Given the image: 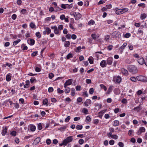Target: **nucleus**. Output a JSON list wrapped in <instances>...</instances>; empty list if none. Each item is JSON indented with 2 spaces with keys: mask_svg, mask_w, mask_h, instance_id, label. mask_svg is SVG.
<instances>
[{
  "mask_svg": "<svg viewBox=\"0 0 147 147\" xmlns=\"http://www.w3.org/2000/svg\"><path fill=\"white\" fill-rule=\"evenodd\" d=\"M129 71L133 74L137 73L138 70L136 67L134 65H129Z\"/></svg>",
  "mask_w": 147,
  "mask_h": 147,
  "instance_id": "f257e3e1",
  "label": "nucleus"
},
{
  "mask_svg": "<svg viewBox=\"0 0 147 147\" xmlns=\"http://www.w3.org/2000/svg\"><path fill=\"white\" fill-rule=\"evenodd\" d=\"M137 80L143 82H147V77L143 76H139L136 77Z\"/></svg>",
  "mask_w": 147,
  "mask_h": 147,
  "instance_id": "f03ea898",
  "label": "nucleus"
},
{
  "mask_svg": "<svg viewBox=\"0 0 147 147\" xmlns=\"http://www.w3.org/2000/svg\"><path fill=\"white\" fill-rule=\"evenodd\" d=\"M73 140V138L72 136H69L64 140L66 145H67L68 143L71 142Z\"/></svg>",
  "mask_w": 147,
  "mask_h": 147,
  "instance_id": "7ed1b4c3",
  "label": "nucleus"
},
{
  "mask_svg": "<svg viewBox=\"0 0 147 147\" xmlns=\"http://www.w3.org/2000/svg\"><path fill=\"white\" fill-rule=\"evenodd\" d=\"M121 35L120 33L118 32L115 31L113 32L112 34V37L114 38L115 37H119Z\"/></svg>",
  "mask_w": 147,
  "mask_h": 147,
  "instance_id": "20e7f679",
  "label": "nucleus"
},
{
  "mask_svg": "<svg viewBox=\"0 0 147 147\" xmlns=\"http://www.w3.org/2000/svg\"><path fill=\"white\" fill-rule=\"evenodd\" d=\"M73 15L75 18V20H76L80 19L82 17L81 15L79 13H77L76 12H75L73 13Z\"/></svg>",
  "mask_w": 147,
  "mask_h": 147,
  "instance_id": "39448f33",
  "label": "nucleus"
},
{
  "mask_svg": "<svg viewBox=\"0 0 147 147\" xmlns=\"http://www.w3.org/2000/svg\"><path fill=\"white\" fill-rule=\"evenodd\" d=\"M72 7L73 5H72V4L69 5L67 4H62L61 5V7L64 9H65L66 8L70 9L72 8Z\"/></svg>",
  "mask_w": 147,
  "mask_h": 147,
  "instance_id": "423d86ee",
  "label": "nucleus"
},
{
  "mask_svg": "<svg viewBox=\"0 0 147 147\" xmlns=\"http://www.w3.org/2000/svg\"><path fill=\"white\" fill-rule=\"evenodd\" d=\"M137 61L139 64L142 65L144 64L145 60L143 57H140L138 58Z\"/></svg>",
  "mask_w": 147,
  "mask_h": 147,
  "instance_id": "0eeeda50",
  "label": "nucleus"
},
{
  "mask_svg": "<svg viewBox=\"0 0 147 147\" xmlns=\"http://www.w3.org/2000/svg\"><path fill=\"white\" fill-rule=\"evenodd\" d=\"M73 82V80L70 79L67 80L64 84V87L66 88V86L71 85Z\"/></svg>",
  "mask_w": 147,
  "mask_h": 147,
  "instance_id": "6e6552de",
  "label": "nucleus"
},
{
  "mask_svg": "<svg viewBox=\"0 0 147 147\" xmlns=\"http://www.w3.org/2000/svg\"><path fill=\"white\" fill-rule=\"evenodd\" d=\"M121 78L119 76L115 77L113 78V81L116 83H119L121 81Z\"/></svg>",
  "mask_w": 147,
  "mask_h": 147,
  "instance_id": "1a4fd4ad",
  "label": "nucleus"
},
{
  "mask_svg": "<svg viewBox=\"0 0 147 147\" xmlns=\"http://www.w3.org/2000/svg\"><path fill=\"white\" fill-rule=\"evenodd\" d=\"M3 128L1 134L3 136H4L7 133V127L6 126L5 127H3Z\"/></svg>",
  "mask_w": 147,
  "mask_h": 147,
  "instance_id": "9d476101",
  "label": "nucleus"
},
{
  "mask_svg": "<svg viewBox=\"0 0 147 147\" xmlns=\"http://www.w3.org/2000/svg\"><path fill=\"white\" fill-rule=\"evenodd\" d=\"M51 29L54 30V32L56 34H59V30L57 28V27L56 26H54L51 27Z\"/></svg>",
  "mask_w": 147,
  "mask_h": 147,
  "instance_id": "9b49d317",
  "label": "nucleus"
},
{
  "mask_svg": "<svg viewBox=\"0 0 147 147\" xmlns=\"http://www.w3.org/2000/svg\"><path fill=\"white\" fill-rule=\"evenodd\" d=\"M113 60V58L111 57H109L107 59V64L109 65H111L112 64Z\"/></svg>",
  "mask_w": 147,
  "mask_h": 147,
  "instance_id": "f8f14e48",
  "label": "nucleus"
},
{
  "mask_svg": "<svg viewBox=\"0 0 147 147\" xmlns=\"http://www.w3.org/2000/svg\"><path fill=\"white\" fill-rule=\"evenodd\" d=\"M100 65L102 67H106L107 65L106 61L105 60L102 61L100 63Z\"/></svg>",
  "mask_w": 147,
  "mask_h": 147,
  "instance_id": "ddd939ff",
  "label": "nucleus"
},
{
  "mask_svg": "<svg viewBox=\"0 0 147 147\" xmlns=\"http://www.w3.org/2000/svg\"><path fill=\"white\" fill-rule=\"evenodd\" d=\"M121 72L124 75L127 76L128 75V71L125 69L124 68H123L121 69Z\"/></svg>",
  "mask_w": 147,
  "mask_h": 147,
  "instance_id": "4468645a",
  "label": "nucleus"
},
{
  "mask_svg": "<svg viewBox=\"0 0 147 147\" xmlns=\"http://www.w3.org/2000/svg\"><path fill=\"white\" fill-rule=\"evenodd\" d=\"M28 42L31 45H33L35 43V41L34 39H30V40H28Z\"/></svg>",
  "mask_w": 147,
  "mask_h": 147,
  "instance_id": "2eb2a0df",
  "label": "nucleus"
},
{
  "mask_svg": "<svg viewBox=\"0 0 147 147\" xmlns=\"http://www.w3.org/2000/svg\"><path fill=\"white\" fill-rule=\"evenodd\" d=\"M91 103V101L90 99H88L86 100L84 102V104L85 106H87L89 105H90Z\"/></svg>",
  "mask_w": 147,
  "mask_h": 147,
  "instance_id": "dca6fc26",
  "label": "nucleus"
},
{
  "mask_svg": "<svg viewBox=\"0 0 147 147\" xmlns=\"http://www.w3.org/2000/svg\"><path fill=\"white\" fill-rule=\"evenodd\" d=\"M11 79V75L10 74H7L6 76V80L7 82L10 81Z\"/></svg>",
  "mask_w": 147,
  "mask_h": 147,
  "instance_id": "f3484780",
  "label": "nucleus"
},
{
  "mask_svg": "<svg viewBox=\"0 0 147 147\" xmlns=\"http://www.w3.org/2000/svg\"><path fill=\"white\" fill-rule=\"evenodd\" d=\"M30 130L32 131H35L36 128L35 126L31 125L29 126Z\"/></svg>",
  "mask_w": 147,
  "mask_h": 147,
  "instance_id": "a211bd4d",
  "label": "nucleus"
},
{
  "mask_svg": "<svg viewBox=\"0 0 147 147\" xmlns=\"http://www.w3.org/2000/svg\"><path fill=\"white\" fill-rule=\"evenodd\" d=\"M141 109H142L140 107V105H139L137 107L134 108V110L136 111L139 112Z\"/></svg>",
  "mask_w": 147,
  "mask_h": 147,
  "instance_id": "6ab92c4d",
  "label": "nucleus"
},
{
  "mask_svg": "<svg viewBox=\"0 0 147 147\" xmlns=\"http://www.w3.org/2000/svg\"><path fill=\"white\" fill-rule=\"evenodd\" d=\"M21 46L23 50H27L28 49L27 47L24 44H22Z\"/></svg>",
  "mask_w": 147,
  "mask_h": 147,
  "instance_id": "aec40b11",
  "label": "nucleus"
},
{
  "mask_svg": "<svg viewBox=\"0 0 147 147\" xmlns=\"http://www.w3.org/2000/svg\"><path fill=\"white\" fill-rule=\"evenodd\" d=\"M145 128L143 127H140L139 128V131L140 133L142 132H144L145 131Z\"/></svg>",
  "mask_w": 147,
  "mask_h": 147,
  "instance_id": "412c9836",
  "label": "nucleus"
},
{
  "mask_svg": "<svg viewBox=\"0 0 147 147\" xmlns=\"http://www.w3.org/2000/svg\"><path fill=\"white\" fill-rule=\"evenodd\" d=\"M70 45V42L69 41H65L64 42V45L66 47H69Z\"/></svg>",
  "mask_w": 147,
  "mask_h": 147,
  "instance_id": "4be33fe9",
  "label": "nucleus"
},
{
  "mask_svg": "<svg viewBox=\"0 0 147 147\" xmlns=\"http://www.w3.org/2000/svg\"><path fill=\"white\" fill-rule=\"evenodd\" d=\"M116 13L117 14H120L123 13L121 9H118L116 11Z\"/></svg>",
  "mask_w": 147,
  "mask_h": 147,
  "instance_id": "5701e85b",
  "label": "nucleus"
},
{
  "mask_svg": "<svg viewBox=\"0 0 147 147\" xmlns=\"http://www.w3.org/2000/svg\"><path fill=\"white\" fill-rule=\"evenodd\" d=\"M146 17V15L145 13L141 14L140 16V18L142 20L144 19Z\"/></svg>",
  "mask_w": 147,
  "mask_h": 147,
  "instance_id": "b1692460",
  "label": "nucleus"
},
{
  "mask_svg": "<svg viewBox=\"0 0 147 147\" xmlns=\"http://www.w3.org/2000/svg\"><path fill=\"white\" fill-rule=\"evenodd\" d=\"M45 30L47 32V34L48 35L51 32V30L48 27H47L46 28Z\"/></svg>",
  "mask_w": 147,
  "mask_h": 147,
  "instance_id": "393cba45",
  "label": "nucleus"
},
{
  "mask_svg": "<svg viewBox=\"0 0 147 147\" xmlns=\"http://www.w3.org/2000/svg\"><path fill=\"white\" fill-rule=\"evenodd\" d=\"M88 60L90 64H92L93 63V58L92 57H89Z\"/></svg>",
  "mask_w": 147,
  "mask_h": 147,
  "instance_id": "a878e982",
  "label": "nucleus"
},
{
  "mask_svg": "<svg viewBox=\"0 0 147 147\" xmlns=\"http://www.w3.org/2000/svg\"><path fill=\"white\" fill-rule=\"evenodd\" d=\"M75 94V90L74 88H72L71 89V94L72 96H74Z\"/></svg>",
  "mask_w": 147,
  "mask_h": 147,
  "instance_id": "bb28decb",
  "label": "nucleus"
},
{
  "mask_svg": "<svg viewBox=\"0 0 147 147\" xmlns=\"http://www.w3.org/2000/svg\"><path fill=\"white\" fill-rule=\"evenodd\" d=\"M30 27L31 28H35L36 29V26L35 24L33 22H31L30 24Z\"/></svg>",
  "mask_w": 147,
  "mask_h": 147,
  "instance_id": "cd10ccee",
  "label": "nucleus"
},
{
  "mask_svg": "<svg viewBox=\"0 0 147 147\" xmlns=\"http://www.w3.org/2000/svg\"><path fill=\"white\" fill-rule=\"evenodd\" d=\"M114 123L113 124V125L117 126H118L119 125V122L118 120H115L114 121Z\"/></svg>",
  "mask_w": 147,
  "mask_h": 147,
  "instance_id": "c85d7f7f",
  "label": "nucleus"
},
{
  "mask_svg": "<svg viewBox=\"0 0 147 147\" xmlns=\"http://www.w3.org/2000/svg\"><path fill=\"white\" fill-rule=\"evenodd\" d=\"M21 41L20 39H18L16 41H14L13 43V45H16L18 43L20 42Z\"/></svg>",
  "mask_w": 147,
  "mask_h": 147,
  "instance_id": "c756f323",
  "label": "nucleus"
},
{
  "mask_svg": "<svg viewBox=\"0 0 147 147\" xmlns=\"http://www.w3.org/2000/svg\"><path fill=\"white\" fill-rule=\"evenodd\" d=\"M65 88V93H69L70 91V88L69 87H67V86H66V87Z\"/></svg>",
  "mask_w": 147,
  "mask_h": 147,
  "instance_id": "7c9ffc66",
  "label": "nucleus"
},
{
  "mask_svg": "<svg viewBox=\"0 0 147 147\" xmlns=\"http://www.w3.org/2000/svg\"><path fill=\"white\" fill-rule=\"evenodd\" d=\"M112 86H109L108 90L107 92V93L108 94H109L111 92L112 90Z\"/></svg>",
  "mask_w": 147,
  "mask_h": 147,
  "instance_id": "2f4dec72",
  "label": "nucleus"
},
{
  "mask_svg": "<svg viewBox=\"0 0 147 147\" xmlns=\"http://www.w3.org/2000/svg\"><path fill=\"white\" fill-rule=\"evenodd\" d=\"M127 45V43H124L123 44V45L120 47L119 49L123 50L125 47H126Z\"/></svg>",
  "mask_w": 147,
  "mask_h": 147,
  "instance_id": "473e14b6",
  "label": "nucleus"
},
{
  "mask_svg": "<svg viewBox=\"0 0 147 147\" xmlns=\"http://www.w3.org/2000/svg\"><path fill=\"white\" fill-rule=\"evenodd\" d=\"M138 6L139 7H142L144 8L146 7L145 4L144 3H140L138 4Z\"/></svg>",
  "mask_w": 147,
  "mask_h": 147,
  "instance_id": "72a5a7b5",
  "label": "nucleus"
},
{
  "mask_svg": "<svg viewBox=\"0 0 147 147\" xmlns=\"http://www.w3.org/2000/svg\"><path fill=\"white\" fill-rule=\"evenodd\" d=\"M36 36L38 38L41 37V35L40 32H36L35 34Z\"/></svg>",
  "mask_w": 147,
  "mask_h": 147,
  "instance_id": "f704fd0d",
  "label": "nucleus"
},
{
  "mask_svg": "<svg viewBox=\"0 0 147 147\" xmlns=\"http://www.w3.org/2000/svg\"><path fill=\"white\" fill-rule=\"evenodd\" d=\"M95 23V22L92 20H90L88 23V24L91 25L94 24Z\"/></svg>",
  "mask_w": 147,
  "mask_h": 147,
  "instance_id": "c9c22d12",
  "label": "nucleus"
},
{
  "mask_svg": "<svg viewBox=\"0 0 147 147\" xmlns=\"http://www.w3.org/2000/svg\"><path fill=\"white\" fill-rule=\"evenodd\" d=\"M17 132L15 131H13L10 132V134L12 136H15L16 135Z\"/></svg>",
  "mask_w": 147,
  "mask_h": 147,
  "instance_id": "e433bc0d",
  "label": "nucleus"
},
{
  "mask_svg": "<svg viewBox=\"0 0 147 147\" xmlns=\"http://www.w3.org/2000/svg\"><path fill=\"white\" fill-rule=\"evenodd\" d=\"M48 102V100L47 98H45L43 100V103L44 105H47V106L48 105L47 104V103Z\"/></svg>",
  "mask_w": 147,
  "mask_h": 147,
  "instance_id": "4c0bfd02",
  "label": "nucleus"
},
{
  "mask_svg": "<svg viewBox=\"0 0 147 147\" xmlns=\"http://www.w3.org/2000/svg\"><path fill=\"white\" fill-rule=\"evenodd\" d=\"M100 86L102 89H103L105 91H106L107 90L106 87L103 84H101L100 85Z\"/></svg>",
  "mask_w": 147,
  "mask_h": 147,
  "instance_id": "58836bf2",
  "label": "nucleus"
},
{
  "mask_svg": "<svg viewBox=\"0 0 147 147\" xmlns=\"http://www.w3.org/2000/svg\"><path fill=\"white\" fill-rule=\"evenodd\" d=\"M76 128L78 130L82 129V125H77L76 126Z\"/></svg>",
  "mask_w": 147,
  "mask_h": 147,
  "instance_id": "ea45409f",
  "label": "nucleus"
},
{
  "mask_svg": "<svg viewBox=\"0 0 147 147\" xmlns=\"http://www.w3.org/2000/svg\"><path fill=\"white\" fill-rule=\"evenodd\" d=\"M130 80L132 82H136L137 79L136 78L134 77H131L130 78Z\"/></svg>",
  "mask_w": 147,
  "mask_h": 147,
  "instance_id": "a19ab883",
  "label": "nucleus"
},
{
  "mask_svg": "<svg viewBox=\"0 0 147 147\" xmlns=\"http://www.w3.org/2000/svg\"><path fill=\"white\" fill-rule=\"evenodd\" d=\"M82 112L84 113V114H87L88 111L87 109L85 108H84L83 110H82Z\"/></svg>",
  "mask_w": 147,
  "mask_h": 147,
  "instance_id": "79ce46f5",
  "label": "nucleus"
},
{
  "mask_svg": "<svg viewBox=\"0 0 147 147\" xmlns=\"http://www.w3.org/2000/svg\"><path fill=\"white\" fill-rule=\"evenodd\" d=\"M57 92L59 94H62L63 93L64 91L63 90H61L60 88H58L57 89Z\"/></svg>",
  "mask_w": 147,
  "mask_h": 147,
  "instance_id": "37998d69",
  "label": "nucleus"
},
{
  "mask_svg": "<svg viewBox=\"0 0 147 147\" xmlns=\"http://www.w3.org/2000/svg\"><path fill=\"white\" fill-rule=\"evenodd\" d=\"M63 28V26L62 25H59L58 27V30L60 31L62 30Z\"/></svg>",
  "mask_w": 147,
  "mask_h": 147,
  "instance_id": "c03bdc74",
  "label": "nucleus"
},
{
  "mask_svg": "<svg viewBox=\"0 0 147 147\" xmlns=\"http://www.w3.org/2000/svg\"><path fill=\"white\" fill-rule=\"evenodd\" d=\"M67 59H69V58L72 57V54L70 53L68 54L66 56Z\"/></svg>",
  "mask_w": 147,
  "mask_h": 147,
  "instance_id": "a18cd8bd",
  "label": "nucleus"
},
{
  "mask_svg": "<svg viewBox=\"0 0 147 147\" xmlns=\"http://www.w3.org/2000/svg\"><path fill=\"white\" fill-rule=\"evenodd\" d=\"M93 123L95 124H97L99 122V120L98 119H95L93 120Z\"/></svg>",
  "mask_w": 147,
  "mask_h": 147,
  "instance_id": "49530a36",
  "label": "nucleus"
},
{
  "mask_svg": "<svg viewBox=\"0 0 147 147\" xmlns=\"http://www.w3.org/2000/svg\"><path fill=\"white\" fill-rule=\"evenodd\" d=\"M40 138L39 137H38V138H36L35 140H34V141L36 143H38L39 142H40Z\"/></svg>",
  "mask_w": 147,
  "mask_h": 147,
  "instance_id": "de8ad7c7",
  "label": "nucleus"
},
{
  "mask_svg": "<svg viewBox=\"0 0 147 147\" xmlns=\"http://www.w3.org/2000/svg\"><path fill=\"white\" fill-rule=\"evenodd\" d=\"M38 130H41L42 129V126L41 123H39L38 125Z\"/></svg>",
  "mask_w": 147,
  "mask_h": 147,
  "instance_id": "09e8293b",
  "label": "nucleus"
},
{
  "mask_svg": "<svg viewBox=\"0 0 147 147\" xmlns=\"http://www.w3.org/2000/svg\"><path fill=\"white\" fill-rule=\"evenodd\" d=\"M115 143L114 141L113 140H110L109 141V144L111 145H113Z\"/></svg>",
  "mask_w": 147,
  "mask_h": 147,
  "instance_id": "8fccbe9b",
  "label": "nucleus"
},
{
  "mask_svg": "<svg viewBox=\"0 0 147 147\" xmlns=\"http://www.w3.org/2000/svg\"><path fill=\"white\" fill-rule=\"evenodd\" d=\"M91 36L95 40L96 39V35L95 34H92Z\"/></svg>",
  "mask_w": 147,
  "mask_h": 147,
  "instance_id": "3c124183",
  "label": "nucleus"
},
{
  "mask_svg": "<svg viewBox=\"0 0 147 147\" xmlns=\"http://www.w3.org/2000/svg\"><path fill=\"white\" fill-rule=\"evenodd\" d=\"M76 89L77 91H80L81 89V86H77L76 87Z\"/></svg>",
  "mask_w": 147,
  "mask_h": 147,
  "instance_id": "603ef678",
  "label": "nucleus"
},
{
  "mask_svg": "<svg viewBox=\"0 0 147 147\" xmlns=\"http://www.w3.org/2000/svg\"><path fill=\"white\" fill-rule=\"evenodd\" d=\"M79 144H82L84 142V140L82 139H80L78 141Z\"/></svg>",
  "mask_w": 147,
  "mask_h": 147,
  "instance_id": "864d4df0",
  "label": "nucleus"
},
{
  "mask_svg": "<svg viewBox=\"0 0 147 147\" xmlns=\"http://www.w3.org/2000/svg\"><path fill=\"white\" fill-rule=\"evenodd\" d=\"M17 15L16 14H13L11 16L12 18L14 20H15L16 19Z\"/></svg>",
  "mask_w": 147,
  "mask_h": 147,
  "instance_id": "5fc2aeb1",
  "label": "nucleus"
},
{
  "mask_svg": "<svg viewBox=\"0 0 147 147\" xmlns=\"http://www.w3.org/2000/svg\"><path fill=\"white\" fill-rule=\"evenodd\" d=\"M21 12L23 14H25L26 13V10L25 9H23L21 10Z\"/></svg>",
  "mask_w": 147,
  "mask_h": 147,
  "instance_id": "6e6d98bb",
  "label": "nucleus"
},
{
  "mask_svg": "<svg viewBox=\"0 0 147 147\" xmlns=\"http://www.w3.org/2000/svg\"><path fill=\"white\" fill-rule=\"evenodd\" d=\"M48 90L49 92H52L53 90V88L52 87H50L49 88Z\"/></svg>",
  "mask_w": 147,
  "mask_h": 147,
  "instance_id": "4d7b16f0",
  "label": "nucleus"
},
{
  "mask_svg": "<svg viewBox=\"0 0 147 147\" xmlns=\"http://www.w3.org/2000/svg\"><path fill=\"white\" fill-rule=\"evenodd\" d=\"M70 119V116H68L65 119V121L66 122H68L69 120Z\"/></svg>",
  "mask_w": 147,
  "mask_h": 147,
  "instance_id": "13d9d810",
  "label": "nucleus"
},
{
  "mask_svg": "<svg viewBox=\"0 0 147 147\" xmlns=\"http://www.w3.org/2000/svg\"><path fill=\"white\" fill-rule=\"evenodd\" d=\"M111 138L115 139H117L118 138V137L116 135H113L112 136Z\"/></svg>",
  "mask_w": 147,
  "mask_h": 147,
  "instance_id": "bf43d9fd",
  "label": "nucleus"
},
{
  "mask_svg": "<svg viewBox=\"0 0 147 147\" xmlns=\"http://www.w3.org/2000/svg\"><path fill=\"white\" fill-rule=\"evenodd\" d=\"M38 52L37 51L34 52L32 53L31 54V56L32 57H34L36 56Z\"/></svg>",
  "mask_w": 147,
  "mask_h": 147,
  "instance_id": "052dcab7",
  "label": "nucleus"
},
{
  "mask_svg": "<svg viewBox=\"0 0 147 147\" xmlns=\"http://www.w3.org/2000/svg\"><path fill=\"white\" fill-rule=\"evenodd\" d=\"M60 18L61 20H63L65 18V16L62 14L60 16Z\"/></svg>",
  "mask_w": 147,
  "mask_h": 147,
  "instance_id": "680f3d73",
  "label": "nucleus"
},
{
  "mask_svg": "<svg viewBox=\"0 0 147 147\" xmlns=\"http://www.w3.org/2000/svg\"><path fill=\"white\" fill-rule=\"evenodd\" d=\"M142 92H143L142 90H139L137 92V94L138 95H140L142 94Z\"/></svg>",
  "mask_w": 147,
  "mask_h": 147,
  "instance_id": "e2e57ef3",
  "label": "nucleus"
},
{
  "mask_svg": "<svg viewBox=\"0 0 147 147\" xmlns=\"http://www.w3.org/2000/svg\"><path fill=\"white\" fill-rule=\"evenodd\" d=\"M81 49V47L80 46H79L77 48V49L75 51L76 52H78L80 51Z\"/></svg>",
  "mask_w": 147,
  "mask_h": 147,
  "instance_id": "0e129e2a",
  "label": "nucleus"
},
{
  "mask_svg": "<svg viewBox=\"0 0 147 147\" xmlns=\"http://www.w3.org/2000/svg\"><path fill=\"white\" fill-rule=\"evenodd\" d=\"M46 143L48 145L50 144L51 143V140L50 139H47L46 141Z\"/></svg>",
  "mask_w": 147,
  "mask_h": 147,
  "instance_id": "69168bd1",
  "label": "nucleus"
},
{
  "mask_svg": "<svg viewBox=\"0 0 147 147\" xmlns=\"http://www.w3.org/2000/svg\"><path fill=\"white\" fill-rule=\"evenodd\" d=\"M94 92V89L93 88H91L89 90V93L90 94H92Z\"/></svg>",
  "mask_w": 147,
  "mask_h": 147,
  "instance_id": "338daca9",
  "label": "nucleus"
},
{
  "mask_svg": "<svg viewBox=\"0 0 147 147\" xmlns=\"http://www.w3.org/2000/svg\"><path fill=\"white\" fill-rule=\"evenodd\" d=\"M118 145L120 147H123L124 144L121 142H120L118 143Z\"/></svg>",
  "mask_w": 147,
  "mask_h": 147,
  "instance_id": "774afa93",
  "label": "nucleus"
}]
</instances>
